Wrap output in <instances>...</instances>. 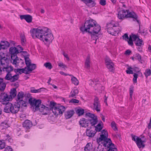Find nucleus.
Wrapping results in <instances>:
<instances>
[{
    "mask_svg": "<svg viewBox=\"0 0 151 151\" xmlns=\"http://www.w3.org/2000/svg\"><path fill=\"white\" fill-rule=\"evenodd\" d=\"M145 76L147 78L148 76H151V69H147L146 70L144 73Z\"/></svg>",
    "mask_w": 151,
    "mask_h": 151,
    "instance_id": "nucleus-38",
    "label": "nucleus"
},
{
    "mask_svg": "<svg viewBox=\"0 0 151 151\" xmlns=\"http://www.w3.org/2000/svg\"><path fill=\"white\" fill-rule=\"evenodd\" d=\"M103 145L105 147H107L108 148L114 145V144L112 143L111 139L109 138L103 142Z\"/></svg>",
    "mask_w": 151,
    "mask_h": 151,
    "instance_id": "nucleus-21",
    "label": "nucleus"
},
{
    "mask_svg": "<svg viewBox=\"0 0 151 151\" xmlns=\"http://www.w3.org/2000/svg\"><path fill=\"white\" fill-rule=\"evenodd\" d=\"M5 146V144L4 142H0V149H2L4 148Z\"/></svg>",
    "mask_w": 151,
    "mask_h": 151,
    "instance_id": "nucleus-57",
    "label": "nucleus"
},
{
    "mask_svg": "<svg viewBox=\"0 0 151 151\" xmlns=\"http://www.w3.org/2000/svg\"><path fill=\"white\" fill-rule=\"evenodd\" d=\"M99 4L102 6H104L106 4V0H100Z\"/></svg>",
    "mask_w": 151,
    "mask_h": 151,
    "instance_id": "nucleus-58",
    "label": "nucleus"
},
{
    "mask_svg": "<svg viewBox=\"0 0 151 151\" xmlns=\"http://www.w3.org/2000/svg\"><path fill=\"white\" fill-rule=\"evenodd\" d=\"M138 139H139V137H138L135 135H132V140H133L134 141H135L136 142V143L137 142V140Z\"/></svg>",
    "mask_w": 151,
    "mask_h": 151,
    "instance_id": "nucleus-59",
    "label": "nucleus"
},
{
    "mask_svg": "<svg viewBox=\"0 0 151 151\" xmlns=\"http://www.w3.org/2000/svg\"><path fill=\"white\" fill-rule=\"evenodd\" d=\"M101 105L98 98L95 97L93 100V106L92 109L98 112L100 111Z\"/></svg>",
    "mask_w": 151,
    "mask_h": 151,
    "instance_id": "nucleus-12",
    "label": "nucleus"
},
{
    "mask_svg": "<svg viewBox=\"0 0 151 151\" xmlns=\"http://www.w3.org/2000/svg\"><path fill=\"white\" fill-rule=\"evenodd\" d=\"M76 112L79 116L83 115L84 113V110L83 109H78L76 111Z\"/></svg>",
    "mask_w": 151,
    "mask_h": 151,
    "instance_id": "nucleus-44",
    "label": "nucleus"
},
{
    "mask_svg": "<svg viewBox=\"0 0 151 151\" xmlns=\"http://www.w3.org/2000/svg\"><path fill=\"white\" fill-rule=\"evenodd\" d=\"M86 115L88 116L91 119H93L94 118L97 117L96 116H95V115L94 114H91L89 112L86 113Z\"/></svg>",
    "mask_w": 151,
    "mask_h": 151,
    "instance_id": "nucleus-46",
    "label": "nucleus"
},
{
    "mask_svg": "<svg viewBox=\"0 0 151 151\" xmlns=\"http://www.w3.org/2000/svg\"><path fill=\"white\" fill-rule=\"evenodd\" d=\"M138 38H139L137 36L135 35H130L129 36V40L128 41V44L131 46H132L133 45L132 39H133L134 41H137Z\"/></svg>",
    "mask_w": 151,
    "mask_h": 151,
    "instance_id": "nucleus-18",
    "label": "nucleus"
},
{
    "mask_svg": "<svg viewBox=\"0 0 151 151\" xmlns=\"http://www.w3.org/2000/svg\"><path fill=\"white\" fill-rule=\"evenodd\" d=\"M4 151H13V150L10 147L8 146L5 149Z\"/></svg>",
    "mask_w": 151,
    "mask_h": 151,
    "instance_id": "nucleus-62",
    "label": "nucleus"
},
{
    "mask_svg": "<svg viewBox=\"0 0 151 151\" xmlns=\"http://www.w3.org/2000/svg\"><path fill=\"white\" fill-rule=\"evenodd\" d=\"M108 136H104L103 135H101L100 137L97 139V141L99 142H101L102 141H104L106 140L108 138Z\"/></svg>",
    "mask_w": 151,
    "mask_h": 151,
    "instance_id": "nucleus-35",
    "label": "nucleus"
},
{
    "mask_svg": "<svg viewBox=\"0 0 151 151\" xmlns=\"http://www.w3.org/2000/svg\"><path fill=\"white\" fill-rule=\"evenodd\" d=\"M24 96V94L22 91L19 92L17 96V103L21 105L22 107L27 106V101L23 100Z\"/></svg>",
    "mask_w": 151,
    "mask_h": 151,
    "instance_id": "nucleus-8",
    "label": "nucleus"
},
{
    "mask_svg": "<svg viewBox=\"0 0 151 151\" xmlns=\"http://www.w3.org/2000/svg\"><path fill=\"white\" fill-rule=\"evenodd\" d=\"M21 105L17 103L13 104L10 103H7L4 107V110L5 112L9 113L10 112L13 114L17 113L19 110Z\"/></svg>",
    "mask_w": 151,
    "mask_h": 151,
    "instance_id": "nucleus-4",
    "label": "nucleus"
},
{
    "mask_svg": "<svg viewBox=\"0 0 151 151\" xmlns=\"http://www.w3.org/2000/svg\"><path fill=\"white\" fill-rule=\"evenodd\" d=\"M91 63L90 55H88L85 60L84 64L85 68L87 69H89L90 68Z\"/></svg>",
    "mask_w": 151,
    "mask_h": 151,
    "instance_id": "nucleus-16",
    "label": "nucleus"
},
{
    "mask_svg": "<svg viewBox=\"0 0 151 151\" xmlns=\"http://www.w3.org/2000/svg\"><path fill=\"white\" fill-rule=\"evenodd\" d=\"M32 125V122L28 120H26L23 124V127L27 129L30 128Z\"/></svg>",
    "mask_w": 151,
    "mask_h": 151,
    "instance_id": "nucleus-24",
    "label": "nucleus"
},
{
    "mask_svg": "<svg viewBox=\"0 0 151 151\" xmlns=\"http://www.w3.org/2000/svg\"><path fill=\"white\" fill-rule=\"evenodd\" d=\"M133 92V87H132V88H130V90H129V95H130L129 100L130 101H132V96Z\"/></svg>",
    "mask_w": 151,
    "mask_h": 151,
    "instance_id": "nucleus-47",
    "label": "nucleus"
},
{
    "mask_svg": "<svg viewBox=\"0 0 151 151\" xmlns=\"http://www.w3.org/2000/svg\"><path fill=\"white\" fill-rule=\"evenodd\" d=\"M118 25V24H115V22L113 21L108 23L106 25L108 32L110 34L114 35L118 31L115 28Z\"/></svg>",
    "mask_w": 151,
    "mask_h": 151,
    "instance_id": "nucleus-7",
    "label": "nucleus"
},
{
    "mask_svg": "<svg viewBox=\"0 0 151 151\" xmlns=\"http://www.w3.org/2000/svg\"><path fill=\"white\" fill-rule=\"evenodd\" d=\"M103 126L101 125V123H99L95 127V129L94 128H93L94 130L96 132H100L102 129Z\"/></svg>",
    "mask_w": 151,
    "mask_h": 151,
    "instance_id": "nucleus-34",
    "label": "nucleus"
},
{
    "mask_svg": "<svg viewBox=\"0 0 151 151\" xmlns=\"http://www.w3.org/2000/svg\"><path fill=\"white\" fill-rule=\"evenodd\" d=\"M30 32L33 38H38L45 44H50L54 39L50 30L47 27L34 28L32 29Z\"/></svg>",
    "mask_w": 151,
    "mask_h": 151,
    "instance_id": "nucleus-1",
    "label": "nucleus"
},
{
    "mask_svg": "<svg viewBox=\"0 0 151 151\" xmlns=\"http://www.w3.org/2000/svg\"><path fill=\"white\" fill-rule=\"evenodd\" d=\"M3 78H0V91H3L6 87V84L3 82Z\"/></svg>",
    "mask_w": 151,
    "mask_h": 151,
    "instance_id": "nucleus-28",
    "label": "nucleus"
},
{
    "mask_svg": "<svg viewBox=\"0 0 151 151\" xmlns=\"http://www.w3.org/2000/svg\"><path fill=\"white\" fill-rule=\"evenodd\" d=\"M139 33L144 35H145L147 34V32L145 29H143V30H141L140 29V27H139Z\"/></svg>",
    "mask_w": 151,
    "mask_h": 151,
    "instance_id": "nucleus-54",
    "label": "nucleus"
},
{
    "mask_svg": "<svg viewBox=\"0 0 151 151\" xmlns=\"http://www.w3.org/2000/svg\"><path fill=\"white\" fill-rule=\"evenodd\" d=\"M136 142L138 147L139 148H143L145 147V145L144 143L145 142V141L142 140L141 138L138 139Z\"/></svg>",
    "mask_w": 151,
    "mask_h": 151,
    "instance_id": "nucleus-23",
    "label": "nucleus"
},
{
    "mask_svg": "<svg viewBox=\"0 0 151 151\" xmlns=\"http://www.w3.org/2000/svg\"><path fill=\"white\" fill-rule=\"evenodd\" d=\"M19 78V75L18 74L15 75L13 76L12 74L10 75H6L5 79L7 80H10L12 82H14L17 80Z\"/></svg>",
    "mask_w": 151,
    "mask_h": 151,
    "instance_id": "nucleus-13",
    "label": "nucleus"
},
{
    "mask_svg": "<svg viewBox=\"0 0 151 151\" xmlns=\"http://www.w3.org/2000/svg\"><path fill=\"white\" fill-rule=\"evenodd\" d=\"M126 18L128 17H132L136 19H137V16L135 13L134 12H129L128 10H126Z\"/></svg>",
    "mask_w": 151,
    "mask_h": 151,
    "instance_id": "nucleus-20",
    "label": "nucleus"
},
{
    "mask_svg": "<svg viewBox=\"0 0 151 151\" xmlns=\"http://www.w3.org/2000/svg\"><path fill=\"white\" fill-rule=\"evenodd\" d=\"M25 62L26 64L27 67L30 65V64H31L30 60L28 57L25 58Z\"/></svg>",
    "mask_w": 151,
    "mask_h": 151,
    "instance_id": "nucleus-41",
    "label": "nucleus"
},
{
    "mask_svg": "<svg viewBox=\"0 0 151 151\" xmlns=\"http://www.w3.org/2000/svg\"><path fill=\"white\" fill-rule=\"evenodd\" d=\"M58 65L59 67L64 69L67 68V66L64 64L62 62H60L58 63Z\"/></svg>",
    "mask_w": 151,
    "mask_h": 151,
    "instance_id": "nucleus-49",
    "label": "nucleus"
},
{
    "mask_svg": "<svg viewBox=\"0 0 151 151\" xmlns=\"http://www.w3.org/2000/svg\"><path fill=\"white\" fill-rule=\"evenodd\" d=\"M9 51L11 54V62L17 66V64L19 63V58L17 56V54L19 53V50L16 47H12L10 48Z\"/></svg>",
    "mask_w": 151,
    "mask_h": 151,
    "instance_id": "nucleus-6",
    "label": "nucleus"
},
{
    "mask_svg": "<svg viewBox=\"0 0 151 151\" xmlns=\"http://www.w3.org/2000/svg\"><path fill=\"white\" fill-rule=\"evenodd\" d=\"M111 126L114 131H116L118 130L116 124L114 121H113L111 123Z\"/></svg>",
    "mask_w": 151,
    "mask_h": 151,
    "instance_id": "nucleus-37",
    "label": "nucleus"
},
{
    "mask_svg": "<svg viewBox=\"0 0 151 151\" xmlns=\"http://www.w3.org/2000/svg\"><path fill=\"white\" fill-rule=\"evenodd\" d=\"M92 127L90 129L87 128L86 132V135L89 137H92L94 136L96 133V131L92 129Z\"/></svg>",
    "mask_w": 151,
    "mask_h": 151,
    "instance_id": "nucleus-15",
    "label": "nucleus"
},
{
    "mask_svg": "<svg viewBox=\"0 0 151 151\" xmlns=\"http://www.w3.org/2000/svg\"><path fill=\"white\" fill-rule=\"evenodd\" d=\"M134 78L133 80L134 83H136L137 82V79L138 77V74L134 73L133 75Z\"/></svg>",
    "mask_w": 151,
    "mask_h": 151,
    "instance_id": "nucleus-52",
    "label": "nucleus"
},
{
    "mask_svg": "<svg viewBox=\"0 0 151 151\" xmlns=\"http://www.w3.org/2000/svg\"><path fill=\"white\" fill-rule=\"evenodd\" d=\"M102 134L104 136H108V133L106 131L105 129L101 131Z\"/></svg>",
    "mask_w": 151,
    "mask_h": 151,
    "instance_id": "nucleus-60",
    "label": "nucleus"
},
{
    "mask_svg": "<svg viewBox=\"0 0 151 151\" xmlns=\"http://www.w3.org/2000/svg\"><path fill=\"white\" fill-rule=\"evenodd\" d=\"M56 103L52 102H50V106L52 110V108L54 107H56L57 106H55Z\"/></svg>",
    "mask_w": 151,
    "mask_h": 151,
    "instance_id": "nucleus-56",
    "label": "nucleus"
},
{
    "mask_svg": "<svg viewBox=\"0 0 151 151\" xmlns=\"http://www.w3.org/2000/svg\"><path fill=\"white\" fill-rule=\"evenodd\" d=\"M108 151H117V150L116 148L114 147V145L113 146L109 147Z\"/></svg>",
    "mask_w": 151,
    "mask_h": 151,
    "instance_id": "nucleus-53",
    "label": "nucleus"
},
{
    "mask_svg": "<svg viewBox=\"0 0 151 151\" xmlns=\"http://www.w3.org/2000/svg\"><path fill=\"white\" fill-rule=\"evenodd\" d=\"M21 20L24 19L28 23H30L32 22V16L29 15H23L20 16Z\"/></svg>",
    "mask_w": 151,
    "mask_h": 151,
    "instance_id": "nucleus-17",
    "label": "nucleus"
},
{
    "mask_svg": "<svg viewBox=\"0 0 151 151\" xmlns=\"http://www.w3.org/2000/svg\"><path fill=\"white\" fill-rule=\"evenodd\" d=\"M2 124L4 128H7L9 127V124L7 123L3 122Z\"/></svg>",
    "mask_w": 151,
    "mask_h": 151,
    "instance_id": "nucleus-61",
    "label": "nucleus"
},
{
    "mask_svg": "<svg viewBox=\"0 0 151 151\" xmlns=\"http://www.w3.org/2000/svg\"><path fill=\"white\" fill-rule=\"evenodd\" d=\"M106 65L109 71L114 72V64L109 58L106 57L105 59Z\"/></svg>",
    "mask_w": 151,
    "mask_h": 151,
    "instance_id": "nucleus-10",
    "label": "nucleus"
},
{
    "mask_svg": "<svg viewBox=\"0 0 151 151\" xmlns=\"http://www.w3.org/2000/svg\"><path fill=\"white\" fill-rule=\"evenodd\" d=\"M98 88L97 89H95L96 90H104V87L103 86H101V85L100 84H98Z\"/></svg>",
    "mask_w": 151,
    "mask_h": 151,
    "instance_id": "nucleus-55",
    "label": "nucleus"
},
{
    "mask_svg": "<svg viewBox=\"0 0 151 151\" xmlns=\"http://www.w3.org/2000/svg\"><path fill=\"white\" fill-rule=\"evenodd\" d=\"M44 66L49 69H51L52 68V65L50 63L47 62L44 63Z\"/></svg>",
    "mask_w": 151,
    "mask_h": 151,
    "instance_id": "nucleus-42",
    "label": "nucleus"
},
{
    "mask_svg": "<svg viewBox=\"0 0 151 151\" xmlns=\"http://www.w3.org/2000/svg\"><path fill=\"white\" fill-rule=\"evenodd\" d=\"M135 45L137 46H139L143 45V41L142 39L138 38L135 43Z\"/></svg>",
    "mask_w": 151,
    "mask_h": 151,
    "instance_id": "nucleus-36",
    "label": "nucleus"
},
{
    "mask_svg": "<svg viewBox=\"0 0 151 151\" xmlns=\"http://www.w3.org/2000/svg\"><path fill=\"white\" fill-rule=\"evenodd\" d=\"M131 52V51L130 50H128L125 51V54L127 55H129Z\"/></svg>",
    "mask_w": 151,
    "mask_h": 151,
    "instance_id": "nucleus-64",
    "label": "nucleus"
},
{
    "mask_svg": "<svg viewBox=\"0 0 151 151\" xmlns=\"http://www.w3.org/2000/svg\"><path fill=\"white\" fill-rule=\"evenodd\" d=\"M74 113V112L73 110L68 111L65 113V117L67 119H70L73 116Z\"/></svg>",
    "mask_w": 151,
    "mask_h": 151,
    "instance_id": "nucleus-25",
    "label": "nucleus"
},
{
    "mask_svg": "<svg viewBox=\"0 0 151 151\" xmlns=\"http://www.w3.org/2000/svg\"><path fill=\"white\" fill-rule=\"evenodd\" d=\"M16 95V89L13 88L11 90L9 95L5 93H1L0 94V98L3 101H8L12 100Z\"/></svg>",
    "mask_w": 151,
    "mask_h": 151,
    "instance_id": "nucleus-5",
    "label": "nucleus"
},
{
    "mask_svg": "<svg viewBox=\"0 0 151 151\" xmlns=\"http://www.w3.org/2000/svg\"><path fill=\"white\" fill-rule=\"evenodd\" d=\"M126 10H122L119 11L117 14L118 18L121 20L124 18H126Z\"/></svg>",
    "mask_w": 151,
    "mask_h": 151,
    "instance_id": "nucleus-19",
    "label": "nucleus"
},
{
    "mask_svg": "<svg viewBox=\"0 0 151 151\" xmlns=\"http://www.w3.org/2000/svg\"><path fill=\"white\" fill-rule=\"evenodd\" d=\"M89 122H90V124H91V126H93L96 124L98 122L97 117L94 118L93 119H90L89 121Z\"/></svg>",
    "mask_w": 151,
    "mask_h": 151,
    "instance_id": "nucleus-32",
    "label": "nucleus"
},
{
    "mask_svg": "<svg viewBox=\"0 0 151 151\" xmlns=\"http://www.w3.org/2000/svg\"><path fill=\"white\" fill-rule=\"evenodd\" d=\"M126 72L128 74H133V72L132 70V68L128 67L127 68V70H126Z\"/></svg>",
    "mask_w": 151,
    "mask_h": 151,
    "instance_id": "nucleus-43",
    "label": "nucleus"
},
{
    "mask_svg": "<svg viewBox=\"0 0 151 151\" xmlns=\"http://www.w3.org/2000/svg\"><path fill=\"white\" fill-rule=\"evenodd\" d=\"M1 57H0V62L1 65H5V63L8 60V59L5 57L2 56V55H4L3 53H1Z\"/></svg>",
    "mask_w": 151,
    "mask_h": 151,
    "instance_id": "nucleus-30",
    "label": "nucleus"
},
{
    "mask_svg": "<svg viewBox=\"0 0 151 151\" xmlns=\"http://www.w3.org/2000/svg\"><path fill=\"white\" fill-rule=\"evenodd\" d=\"M132 70H133V72H136L138 74H142V73L139 70V68L137 67H134L132 68Z\"/></svg>",
    "mask_w": 151,
    "mask_h": 151,
    "instance_id": "nucleus-39",
    "label": "nucleus"
},
{
    "mask_svg": "<svg viewBox=\"0 0 151 151\" xmlns=\"http://www.w3.org/2000/svg\"><path fill=\"white\" fill-rule=\"evenodd\" d=\"M14 71L15 72L19 73L20 74H21L23 73L26 74L29 73L27 70V67H25L22 69H14Z\"/></svg>",
    "mask_w": 151,
    "mask_h": 151,
    "instance_id": "nucleus-26",
    "label": "nucleus"
},
{
    "mask_svg": "<svg viewBox=\"0 0 151 151\" xmlns=\"http://www.w3.org/2000/svg\"><path fill=\"white\" fill-rule=\"evenodd\" d=\"M122 37L123 40H125L128 42L129 38L127 34H125L124 35L122 36Z\"/></svg>",
    "mask_w": 151,
    "mask_h": 151,
    "instance_id": "nucleus-50",
    "label": "nucleus"
},
{
    "mask_svg": "<svg viewBox=\"0 0 151 151\" xmlns=\"http://www.w3.org/2000/svg\"><path fill=\"white\" fill-rule=\"evenodd\" d=\"M2 49H5L8 48L10 46L9 43L6 41H1L0 42Z\"/></svg>",
    "mask_w": 151,
    "mask_h": 151,
    "instance_id": "nucleus-27",
    "label": "nucleus"
},
{
    "mask_svg": "<svg viewBox=\"0 0 151 151\" xmlns=\"http://www.w3.org/2000/svg\"><path fill=\"white\" fill-rule=\"evenodd\" d=\"M64 110L65 107L63 106H58L56 107H53L52 110L56 116H58L59 114H62Z\"/></svg>",
    "mask_w": 151,
    "mask_h": 151,
    "instance_id": "nucleus-9",
    "label": "nucleus"
},
{
    "mask_svg": "<svg viewBox=\"0 0 151 151\" xmlns=\"http://www.w3.org/2000/svg\"><path fill=\"white\" fill-rule=\"evenodd\" d=\"M69 103H73V104H78L79 102V101L77 99H73L69 101Z\"/></svg>",
    "mask_w": 151,
    "mask_h": 151,
    "instance_id": "nucleus-51",
    "label": "nucleus"
},
{
    "mask_svg": "<svg viewBox=\"0 0 151 151\" xmlns=\"http://www.w3.org/2000/svg\"><path fill=\"white\" fill-rule=\"evenodd\" d=\"M69 76L71 77V80L72 83L75 86H77L79 84V81L77 78L73 76L72 75H69Z\"/></svg>",
    "mask_w": 151,
    "mask_h": 151,
    "instance_id": "nucleus-29",
    "label": "nucleus"
},
{
    "mask_svg": "<svg viewBox=\"0 0 151 151\" xmlns=\"http://www.w3.org/2000/svg\"><path fill=\"white\" fill-rule=\"evenodd\" d=\"M36 67V66L35 64H30V65L28 66L27 68V70L28 71V72H29V71H32L33 70L35 69Z\"/></svg>",
    "mask_w": 151,
    "mask_h": 151,
    "instance_id": "nucleus-33",
    "label": "nucleus"
},
{
    "mask_svg": "<svg viewBox=\"0 0 151 151\" xmlns=\"http://www.w3.org/2000/svg\"><path fill=\"white\" fill-rule=\"evenodd\" d=\"M63 54L65 58L67 60L69 61V58L68 57V54L65 53V52H63Z\"/></svg>",
    "mask_w": 151,
    "mask_h": 151,
    "instance_id": "nucleus-63",
    "label": "nucleus"
},
{
    "mask_svg": "<svg viewBox=\"0 0 151 151\" xmlns=\"http://www.w3.org/2000/svg\"><path fill=\"white\" fill-rule=\"evenodd\" d=\"M80 29L83 33L87 32L91 34V38L95 40L94 43L96 44L97 40L98 39L97 35L100 31L101 27L95 20L92 19L86 20L83 27H81Z\"/></svg>",
    "mask_w": 151,
    "mask_h": 151,
    "instance_id": "nucleus-2",
    "label": "nucleus"
},
{
    "mask_svg": "<svg viewBox=\"0 0 151 151\" xmlns=\"http://www.w3.org/2000/svg\"><path fill=\"white\" fill-rule=\"evenodd\" d=\"M78 93L79 91L78 89L74 88L71 91L70 94L69 96V97L76 98V96H77Z\"/></svg>",
    "mask_w": 151,
    "mask_h": 151,
    "instance_id": "nucleus-22",
    "label": "nucleus"
},
{
    "mask_svg": "<svg viewBox=\"0 0 151 151\" xmlns=\"http://www.w3.org/2000/svg\"><path fill=\"white\" fill-rule=\"evenodd\" d=\"M1 68L3 72L7 73L6 75H10L12 74L11 72L14 70L13 67L11 65H1Z\"/></svg>",
    "mask_w": 151,
    "mask_h": 151,
    "instance_id": "nucleus-11",
    "label": "nucleus"
},
{
    "mask_svg": "<svg viewBox=\"0 0 151 151\" xmlns=\"http://www.w3.org/2000/svg\"><path fill=\"white\" fill-rule=\"evenodd\" d=\"M135 57H136V59H137L141 63H142L141 60V56L139 54H136L135 55Z\"/></svg>",
    "mask_w": 151,
    "mask_h": 151,
    "instance_id": "nucleus-48",
    "label": "nucleus"
},
{
    "mask_svg": "<svg viewBox=\"0 0 151 151\" xmlns=\"http://www.w3.org/2000/svg\"><path fill=\"white\" fill-rule=\"evenodd\" d=\"M21 43L22 45H24L26 42V40L25 36L22 35L21 36Z\"/></svg>",
    "mask_w": 151,
    "mask_h": 151,
    "instance_id": "nucleus-40",
    "label": "nucleus"
},
{
    "mask_svg": "<svg viewBox=\"0 0 151 151\" xmlns=\"http://www.w3.org/2000/svg\"><path fill=\"white\" fill-rule=\"evenodd\" d=\"M28 101L31 106L34 107H35V111L39 110L40 111L44 112L48 109L47 107L45 106L41 105V101L40 100H36L30 98L29 99Z\"/></svg>",
    "mask_w": 151,
    "mask_h": 151,
    "instance_id": "nucleus-3",
    "label": "nucleus"
},
{
    "mask_svg": "<svg viewBox=\"0 0 151 151\" xmlns=\"http://www.w3.org/2000/svg\"><path fill=\"white\" fill-rule=\"evenodd\" d=\"M42 89V88H40L38 89H31L30 90V92L32 93H40Z\"/></svg>",
    "mask_w": 151,
    "mask_h": 151,
    "instance_id": "nucleus-45",
    "label": "nucleus"
},
{
    "mask_svg": "<svg viewBox=\"0 0 151 151\" xmlns=\"http://www.w3.org/2000/svg\"><path fill=\"white\" fill-rule=\"evenodd\" d=\"M92 145L91 143L87 144L84 147L85 151H91L92 149Z\"/></svg>",
    "mask_w": 151,
    "mask_h": 151,
    "instance_id": "nucleus-31",
    "label": "nucleus"
},
{
    "mask_svg": "<svg viewBox=\"0 0 151 151\" xmlns=\"http://www.w3.org/2000/svg\"><path fill=\"white\" fill-rule=\"evenodd\" d=\"M79 123L81 127L85 128L88 127L90 124L89 123L88 121H87V119L83 118L80 119Z\"/></svg>",
    "mask_w": 151,
    "mask_h": 151,
    "instance_id": "nucleus-14",
    "label": "nucleus"
}]
</instances>
